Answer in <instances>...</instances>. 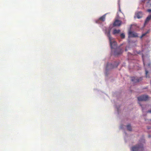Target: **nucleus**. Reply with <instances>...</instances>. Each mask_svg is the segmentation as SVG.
Instances as JSON below:
<instances>
[{"label":"nucleus","mask_w":151,"mask_h":151,"mask_svg":"<svg viewBox=\"0 0 151 151\" xmlns=\"http://www.w3.org/2000/svg\"><path fill=\"white\" fill-rule=\"evenodd\" d=\"M119 65V63H116L115 65H114L112 64H108L107 65L106 68L111 69L115 67H117Z\"/></svg>","instance_id":"1a4fd4ad"},{"label":"nucleus","mask_w":151,"mask_h":151,"mask_svg":"<svg viewBox=\"0 0 151 151\" xmlns=\"http://www.w3.org/2000/svg\"><path fill=\"white\" fill-rule=\"evenodd\" d=\"M142 13L141 12H137L135 14V16L138 19H140L142 17Z\"/></svg>","instance_id":"9d476101"},{"label":"nucleus","mask_w":151,"mask_h":151,"mask_svg":"<svg viewBox=\"0 0 151 151\" xmlns=\"http://www.w3.org/2000/svg\"><path fill=\"white\" fill-rule=\"evenodd\" d=\"M147 32H146L145 33L143 34L142 35V36L140 37V38L141 39L143 37L145 36L147 34Z\"/></svg>","instance_id":"2eb2a0df"},{"label":"nucleus","mask_w":151,"mask_h":151,"mask_svg":"<svg viewBox=\"0 0 151 151\" xmlns=\"http://www.w3.org/2000/svg\"><path fill=\"white\" fill-rule=\"evenodd\" d=\"M147 11L148 12H151V9H148L147 10Z\"/></svg>","instance_id":"f3484780"},{"label":"nucleus","mask_w":151,"mask_h":151,"mask_svg":"<svg viewBox=\"0 0 151 151\" xmlns=\"http://www.w3.org/2000/svg\"><path fill=\"white\" fill-rule=\"evenodd\" d=\"M106 15V14H105L100 17L99 19L96 21V23L98 24H99L100 23V21L102 22H104L105 21V20Z\"/></svg>","instance_id":"20e7f679"},{"label":"nucleus","mask_w":151,"mask_h":151,"mask_svg":"<svg viewBox=\"0 0 151 151\" xmlns=\"http://www.w3.org/2000/svg\"><path fill=\"white\" fill-rule=\"evenodd\" d=\"M110 30L106 31V34L108 37L110 42V45L111 49H116L114 52V55L115 56L118 55L122 54L123 51L122 49L120 47L117 48L116 42L114 41H112L113 38L111 37L110 34Z\"/></svg>","instance_id":"f257e3e1"},{"label":"nucleus","mask_w":151,"mask_h":151,"mask_svg":"<svg viewBox=\"0 0 151 151\" xmlns=\"http://www.w3.org/2000/svg\"><path fill=\"white\" fill-rule=\"evenodd\" d=\"M121 21L118 20H116L113 23L114 26H119L122 24Z\"/></svg>","instance_id":"6e6552de"},{"label":"nucleus","mask_w":151,"mask_h":151,"mask_svg":"<svg viewBox=\"0 0 151 151\" xmlns=\"http://www.w3.org/2000/svg\"><path fill=\"white\" fill-rule=\"evenodd\" d=\"M149 97L147 95H143L139 96L137 98L138 101H139L138 103L140 104L139 101H146L148 99Z\"/></svg>","instance_id":"7ed1b4c3"},{"label":"nucleus","mask_w":151,"mask_h":151,"mask_svg":"<svg viewBox=\"0 0 151 151\" xmlns=\"http://www.w3.org/2000/svg\"><path fill=\"white\" fill-rule=\"evenodd\" d=\"M151 19V14L148 16L146 18L145 22V24H146Z\"/></svg>","instance_id":"9b49d317"},{"label":"nucleus","mask_w":151,"mask_h":151,"mask_svg":"<svg viewBox=\"0 0 151 151\" xmlns=\"http://www.w3.org/2000/svg\"><path fill=\"white\" fill-rule=\"evenodd\" d=\"M127 127L128 130L131 131L132 130V128L130 124H129L127 125Z\"/></svg>","instance_id":"ddd939ff"},{"label":"nucleus","mask_w":151,"mask_h":151,"mask_svg":"<svg viewBox=\"0 0 151 151\" xmlns=\"http://www.w3.org/2000/svg\"><path fill=\"white\" fill-rule=\"evenodd\" d=\"M148 73V71L147 70H145V74H146V77H149V76H148V75H147Z\"/></svg>","instance_id":"dca6fc26"},{"label":"nucleus","mask_w":151,"mask_h":151,"mask_svg":"<svg viewBox=\"0 0 151 151\" xmlns=\"http://www.w3.org/2000/svg\"><path fill=\"white\" fill-rule=\"evenodd\" d=\"M142 80V78H138L137 77H132L131 78V81H132L134 82V83H137L139 82L140 81H141Z\"/></svg>","instance_id":"0eeeda50"},{"label":"nucleus","mask_w":151,"mask_h":151,"mask_svg":"<svg viewBox=\"0 0 151 151\" xmlns=\"http://www.w3.org/2000/svg\"><path fill=\"white\" fill-rule=\"evenodd\" d=\"M148 112H150V111H149Z\"/></svg>","instance_id":"6ab92c4d"},{"label":"nucleus","mask_w":151,"mask_h":151,"mask_svg":"<svg viewBox=\"0 0 151 151\" xmlns=\"http://www.w3.org/2000/svg\"><path fill=\"white\" fill-rule=\"evenodd\" d=\"M140 3L142 4H144L146 3L147 6L151 5V0H140Z\"/></svg>","instance_id":"39448f33"},{"label":"nucleus","mask_w":151,"mask_h":151,"mask_svg":"<svg viewBox=\"0 0 151 151\" xmlns=\"http://www.w3.org/2000/svg\"><path fill=\"white\" fill-rule=\"evenodd\" d=\"M120 32V30L119 29L117 30L114 29V30L113 34L114 35H115L116 34H119Z\"/></svg>","instance_id":"f8f14e48"},{"label":"nucleus","mask_w":151,"mask_h":151,"mask_svg":"<svg viewBox=\"0 0 151 151\" xmlns=\"http://www.w3.org/2000/svg\"><path fill=\"white\" fill-rule=\"evenodd\" d=\"M144 63V65H145V63Z\"/></svg>","instance_id":"a211bd4d"},{"label":"nucleus","mask_w":151,"mask_h":151,"mask_svg":"<svg viewBox=\"0 0 151 151\" xmlns=\"http://www.w3.org/2000/svg\"><path fill=\"white\" fill-rule=\"evenodd\" d=\"M120 37L122 39H124L125 38V35L124 33H122L120 35Z\"/></svg>","instance_id":"4468645a"},{"label":"nucleus","mask_w":151,"mask_h":151,"mask_svg":"<svg viewBox=\"0 0 151 151\" xmlns=\"http://www.w3.org/2000/svg\"><path fill=\"white\" fill-rule=\"evenodd\" d=\"M132 151H143V145L142 144L136 145L132 148Z\"/></svg>","instance_id":"f03ea898"},{"label":"nucleus","mask_w":151,"mask_h":151,"mask_svg":"<svg viewBox=\"0 0 151 151\" xmlns=\"http://www.w3.org/2000/svg\"><path fill=\"white\" fill-rule=\"evenodd\" d=\"M129 37H138V35L137 33L134 32L130 31L128 32Z\"/></svg>","instance_id":"423d86ee"}]
</instances>
